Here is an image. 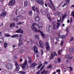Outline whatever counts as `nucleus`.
<instances>
[{
    "label": "nucleus",
    "instance_id": "1",
    "mask_svg": "<svg viewBox=\"0 0 74 74\" xmlns=\"http://www.w3.org/2000/svg\"><path fill=\"white\" fill-rule=\"evenodd\" d=\"M5 67L8 70H11L12 69V65L10 63H8L6 64Z\"/></svg>",
    "mask_w": 74,
    "mask_h": 74
},
{
    "label": "nucleus",
    "instance_id": "2",
    "mask_svg": "<svg viewBox=\"0 0 74 74\" xmlns=\"http://www.w3.org/2000/svg\"><path fill=\"white\" fill-rule=\"evenodd\" d=\"M27 62L26 60L25 61L24 63L22 65H20V66L22 67L23 69L25 70L26 69V66H27Z\"/></svg>",
    "mask_w": 74,
    "mask_h": 74
},
{
    "label": "nucleus",
    "instance_id": "3",
    "mask_svg": "<svg viewBox=\"0 0 74 74\" xmlns=\"http://www.w3.org/2000/svg\"><path fill=\"white\" fill-rule=\"evenodd\" d=\"M43 26V24H42V23L41 22H39L37 25V26L39 30H41L42 29Z\"/></svg>",
    "mask_w": 74,
    "mask_h": 74
},
{
    "label": "nucleus",
    "instance_id": "4",
    "mask_svg": "<svg viewBox=\"0 0 74 74\" xmlns=\"http://www.w3.org/2000/svg\"><path fill=\"white\" fill-rule=\"evenodd\" d=\"M33 49L34 50L35 55L38 54V51L37 49V47L36 46H34L33 47Z\"/></svg>",
    "mask_w": 74,
    "mask_h": 74
},
{
    "label": "nucleus",
    "instance_id": "5",
    "mask_svg": "<svg viewBox=\"0 0 74 74\" xmlns=\"http://www.w3.org/2000/svg\"><path fill=\"white\" fill-rule=\"evenodd\" d=\"M37 2L38 4H40L41 5H42L44 4V3L43 1H42L41 0H35Z\"/></svg>",
    "mask_w": 74,
    "mask_h": 74
},
{
    "label": "nucleus",
    "instance_id": "6",
    "mask_svg": "<svg viewBox=\"0 0 74 74\" xmlns=\"http://www.w3.org/2000/svg\"><path fill=\"white\" fill-rule=\"evenodd\" d=\"M15 65L16 66V69L15 70L16 71H19V69H20V67L19 66V65L18 63V62H15Z\"/></svg>",
    "mask_w": 74,
    "mask_h": 74
},
{
    "label": "nucleus",
    "instance_id": "7",
    "mask_svg": "<svg viewBox=\"0 0 74 74\" xmlns=\"http://www.w3.org/2000/svg\"><path fill=\"white\" fill-rule=\"evenodd\" d=\"M46 47V50L47 51H49L50 50V47L49 46V42H45Z\"/></svg>",
    "mask_w": 74,
    "mask_h": 74
},
{
    "label": "nucleus",
    "instance_id": "8",
    "mask_svg": "<svg viewBox=\"0 0 74 74\" xmlns=\"http://www.w3.org/2000/svg\"><path fill=\"white\" fill-rule=\"evenodd\" d=\"M31 28L32 30L34 31V32H39L38 29L36 28V27H34V26H32Z\"/></svg>",
    "mask_w": 74,
    "mask_h": 74
},
{
    "label": "nucleus",
    "instance_id": "9",
    "mask_svg": "<svg viewBox=\"0 0 74 74\" xmlns=\"http://www.w3.org/2000/svg\"><path fill=\"white\" fill-rule=\"evenodd\" d=\"M15 3V0H12L10 2L9 4L10 5H14Z\"/></svg>",
    "mask_w": 74,
    "mask_h": 74
},
{
    "label": "nucleus",
    "instance_id": "10",
    "mask_svg": "<svg viewBox=\"0 0 74 74\" xmlns=\"http://www.w3.org/2000/svg\"><path fill=\"white\" fill-rule=\"evenodd\" d=\"M38 65V64L37 63H33L30 66V67L31 68H32V69H34V67L36 66H37Z\"/></svg>",
    "mask_w": 74,
    "mask_h": 74
},
{
    "label": "nucleus",
    "instance_id": "11",
    "mask_svg": "<svg viewBox=\"0 0 74 74\" xmlns=\"http://www.w3.org/2000/svg\"><path fill=\"white\" fill-rule=\"evenodd\" d=\"M39 43L40 44L39 47H41V48H44V44L43 42L41 40H39Z\"/></svg>",
    "mask_w": 74,
    "mask_h": 74
},
{
    "label": "nucleus",
    "instance_id": "12",
    "mask_svg": "<svg viewBox=\"0 0 74 74\" xmlns=\"http://www.w3.org/2000/svg\"><path fill=\"white\" fill-rule=\"evenodd\" d=\"M49 1L50 2L51 4L54 11H56V8H55V6H54V5L53 4V3H52V1H51V0H49Z\"/></svg>",
    "mask_w": 74,
    "mask_h": 74
},
{
    "label": "nucleus",
    "instance_id": "13",
    "mask_svg": "<svg viewBox=\"0 0 74 74\" xmlns=\"http://www.w3.org/2000/svg\"><path fill=\"white\" fill-rule=\"evenodd\" d=\"M40 12L43 15H46V14H47V12L45 11L43 9H41Z\"/></svg>",
    "mask_w": 74,
    "mask_h": 74
},
{
    "label": "nucleus",
    "instance_id": "14",
    "mask_svg": "<svg viewBox=\"0 0 74 74\" xmlns=\"http://www.w3.org/2000/svg\"><path fill=\"white\" fill-rule=\"evenodd\" d=\"M38 66L37 67V69H40L41 68V67H42V63L41 62H40L38 63Z\"/></svg>",
    "mask_w": 74,
    "mask_h": 74
},
{
    "label": "nucleus",
    "instance_id": "15",
    "mask_svg": "<svg viewBox=\"0 0 74 74\" xmlns=\"http://www.w3.org/2000/svg\"><path fill=\"white\" fill-rule=\"evenodd\" d=\"M7 14V12L5 11H4L1 14L0 16H3L6 15Z\"/></svg>",
    "mask_w": 74,
    "mask_h": 74
},
{
    "label": "nucleus",
    "instance_id": "16",
    "mask_svg": "<svg viewBox=\"0 0 74 74\" xmlns=\"http://www.w3.org/2000/svg\"><path fill=\"white\" fill-rule=\"evenodd\" d=\"M66 57L67 59H73V56L71 55H66Z\"/></svg>",
    "mask_w": 74,
    "mask_h": 74
},
{
    "label": "nucleus",
    "instance_id": "17",
    "mask_svg": "<svg viewBox=\"0 0 74 74\" xmlns=\"http://www.w3.org/2000/svg\"><path fill=\"white\" fill-rule=\"evenodd\" d=\"M16 33H23V31L22 30V29H20L17 31H16Z\"/></svg>",
    "mask_w": 74,
    "mask_h": 74
},
{
    "label": "nucleus",
    "instance_id": "18",
    "mask_svg": "<svg viewBox=\"0 0 74 74\" xmlns=\"http://www.w3.org/2000/svg\"><path fill=\"white\" fill-rule=\"evenodd\" d=\"M36 16L35 17L36 21H39L40 20V18H39V17L38 16V14H36Z\"/></svg>",
    "mask_w": 74,
    "mask_h": 74
},
{
    "label": "nucleus",
    "instance_id": "19",
    "mask_svg": "<svg viewBox=\"0 0 74 74\" xmlns=\"http://www.w3.org/2000/svg\"><path fill=\"white\" fill-rule=\"evenodd\" d=\"M51 25H48L47 26V31H49V30H51Z\"/></svg>",
    "mask_w": 74,
    "mask_h": 74
},
{
    "label": "nucleus",
    "instance_id": "20",
    "mask_svg": "<svg viewBox=\"0 0 74 74\" xmlns=\"http://www.w3.org/2000/svg\"><path fill=\"white\" fill-rule=\"evenodd\" d=\"M55 57V55L53 53H51V54L50 59H52L53 58Z\"/></svg>",
    "mask_w": 74,
    "mask_h": 74
},
{
    "label": "nucleus",
    "instance_id": "21",
    "mask_svg": "<svg viewBox=\"0 0 74 74\" xmlns=\"http://www.w3.org/2000/svg\"><path fill=\"white\" fill-rule=\"evenodd\" d=\"M56 26L57 28L58 29L59 27L60 26V23L58 22L57 23V25H56Z\"/></svg>",
    "mask_w": 74,
    "mask_h": 74
},
{
    "label": "nucleus",
    "instance_id": "22",
    "mask_svg": "<svg viewBox=\"0 0 74 74\" xmlns=\"http://www.w3.org/2000/svg\"><path fill=\"white\" fill-rule=\"evenodd\" d=\"M69 52L70 53H74V48H71L69 50Z\"/></svg>",
    "mask_w": 74,
    "mask_h": 74
},
{
    "label": "nucleus",
    "instance_id": "23",
    "mask_svg": "<svg viewBox=\"0 0 74 74\" xmlns=\"http://www.w3.org/2000/svg\"><path fill=\"white\" fill-rule=\"evenodd\" d=\"M23 37V36H22V35L20 34L19 35V41H22V38Z\"/></svg>",
    "mask_w": 74,
    "mask_h": 74
},
{
    "label": "nucleus",
    "instance_id": "24",
    "mask_svg": "<svg viewBox=\"0 0 74 74\" xmlns=\"http://www.w3.org/2000/svg\"><path fill=\"white\" fill-rule=\"evenodd\" d=\"M39 32L41 34L42 37L43 38H45V35H44V34L42 33V32L40 31H39Z\"/></svg>",
    "mask_w": 74,
    "mask_h": 74
},
{
    "label": "nucleus",
    "instance_id": "25",
    "mask_svg": "<svg viewBox=\"0 0 74 74\" xmlns=\"http://www.w3.org/2000/svg\"><path fill=\"white\" fill-rule=\"evenodd\" d=\"M36 11L37 12L38 14H40V12L39 10H38V7H36Z\"/></svg>",
    "mask_w": 74,
    "mask_h": 74
},
{
    "label": "nucleus",
    "instance_id": "26",
    "mask_svg": "<svg viewBox=\"0 0 74 74\" xmlns=\"http://www.w3.org/2000/svg\"><path fill=\"white\" fill-rule=\"evenodd\" d=\"M36 11L37 12L38 14H40V12L39 10H38V7H36Z\"/></svg>",
    "mask_w": 74,
    "mask_h": 74
},
{
    "label": "nucleus",
    "instance_id": "27",
    "mask_svg": "<svg viewBox=\"0 0 74 74\" xmlns=\"http://www.w3.org/2000/svg\"><path fill=\"white\" fill-rule=\"evenodd\" d=\"M19 73L20 74H25L26 73V72H25L24 71H19Z\"/></svg>",
    "mask_w": 74,
    "mask_h": 74
},
{
    "label": "nucleus",
    "instance_id": "28",
    "mask_svg": "<svg viewBox=\"0 0 74 74\" xmlns=\"http://www.w3.org/2000/svg\"><path fill=\"white\" fill-rule=\"evenodd\" d=\"M18 37V34L14 35H13L12 36V38Z\"/></svg>",
    "mask_w": 74,
    "mask_h": 74
},
{
    "label": "nucleus",
    "instance_id": "29",
    "mask_svg": "<svg viewBox=\"0 0 74 74\" xmlns=\"http://www.w3.org/2000/svg\"><path fill=\"white\" fill-rule=\"evenodd\" d=\"M15 24L14 23H13L10 24V27H12L14 26H15Z\"/></svg>",
    "mask_w": 74,
    "mask_h": 74
},
{
    "label": "nucleus",
    "instance_id": "30",
    "mask_svg": "<svg viewBox=\"0 0 74 74\" xmlns=\"http://www.w3.org/2000/svg\"><path fill=\"white\" fill-rule=\"evenodd\" d=\"M27 1H25V2H24V5L25 6L27 7Z\"/></svg>",
    "mask_w": 74,
    "mask_h": 74
},
{
    "label": "nucleus",
    "instance_id": "31",
    "mask_svg": "<svg viewBox=\"0 0 74 74\" xmlns=\"http://www.w3.org/2000/svg\"><path fill=\"white\" fill-rule=\"evenodd\" d=\"M32 9L34 11H36V8L34 6H33L32 8Z\"/></svg>",
    "mask_w": 74,
    "mask_h": 74
},
{
    "label": "nucleus",
    "instance_id": "32",
    "mask_svg": "<svg viewBox=\"0 0 74 74\" xmlns=\"http://www.w3.org/2000/svg\"><path fill=\"white\" fill-rule=\"evenodd\" d=\"M61 38L62 39V40H65L66 38V36L65 35H62L61 36Z\"/></svg>",
    "mask_w": 74,
    "mask_h": 74
},
{
    "label": "nucleus",
    "instance_id": "33",
    "mask_svg": "<svg viewBox=\"0 0 74 74\" xmlns=\"http://www.w3.org/2000/svg\"><path fill=\"white\" fill-rule=\"evenodd\" d=\"M19 43L18 44V45L19 46H21L22 44V40H20V41H19Z\"/></svg>",
    "mask_w": 74,
    "mask_h": 74
},
{
    "label": "nucleus",
    "instance_id": "34",
    "mask_svg": "<svg viewBox=\"0 0 74 74\" xmlns=\"http://www.w3.org/2000/svg\"><path fill=\"white\" fill-rule=\"evenodd\" d=\"M35 37L38 40H39V39L40 38V37H39V36L37 35H35Z\"/></svg>",
    "mask_w": 74,
    "mask_h": 74
},
{
    "label": "nucleus",
    "instance_id": "35",
    "mask_svg": "<svg viewBox=\"0 0 74 74\" xmlns=\"http://www.w3.org/2000/svg\"><path fill=\"white\" fill-rule=\"evenodd\" d=\"M28 59L29 63H31L32 62V60H31V58L29 57H28Z\"/></svg>",
    "mask_w": 74,
    "mask_h": 74
},
{
    "label": "nucleus",
    "instance_id": "36",
    "mask_svg": "<svg viewBox=\"0 0 74 74\" xmlns=\"http://www.w3.org/2000/svg\"><path fill=\"white\" fill-rule=\"evenodd\" d=\"M5 37H10L11 36V35L8 34H6L5 35Z\"/></svg>",
    "mask_w": 74,
    "mask_h": 74
},
{
    "label": "nucleus",
    "instance_id": "37",
    "mask_svg": "<svg viewBox=\"0 0 74 74\" xmlns=\"http://www.w3.org/2000/svg\"><path fill=\"white\" fill-rule=\"evenodd\" d=\"M68 4H67V3H65L64 4L62 5V7H64V6H65V5H67Z\"/></svg>",
    "mask_w": 74,
    "mask_h": 74
},
{
    "label": "nucleus",
    "instance_id": "38",
    "mask_svg": "<svg viewBox=\"0 0 74 74\" xmlns=\"http://www.w3.org/2000/svg\"><path fill=\"white\" fill-rule=\"evenodd\" d=\"M4 47L5 48H6V47H7L8 44H7V43L5 42V43H4Z\"/></svg>",
    "mask_w": 74,
    "mask_h": 74
},
{
    "label": "nucleus",
    "instance_id": "39",
    "mask_svg": "<svg viewBox=\"0 0 74 74\" xmlns=\"http://www.w3.org/2000/svg\"><path fill=\"white\" fill-rule=\"evenodd\" d=\"M71 15L72 16H73V18H74V10L72 12L71 14Z\"/></svg>",
    "mask_w": 74,
    "mask_h": 74
},
{
    "label": "nucleus",
    "instance_id": "40",
    "mask_svg": "<svg viewBox=\"0 0 74 74\" xmlns=\"http://www.w3.org/2000/svg\"><path fill=\"white\" fill-rule=\"evenodd\" d=\"M61 52H62L61 50H59L58 52V55H61Z\"/></svg>",
    "mask_w": 74,
    "mask_h": 74
},
{
    "label": "nucleus",
    "instance_id": "41",
    "mask_svg": "<svg viewBox=\"0 0 74 74\" xmlns=\"http://www.w3.org/2000/svg\"><path fill=\"white\" fill-rule=\"evenodd\" d=\"M13 20L14 21H16V22H18V21H19V19L18 18L14 19Z\"/></svg>",
    "mask_w": 74,
    "mask_h": 74
},
{
    "label": "nucleus",
    "instance_id": "42",
    "mask_svg": "<svg viewBox=\"0 0 74 74\" xmlns=\"http://www.w3.org/2000/svg\"><path fill=\"white\" fill-rule=\"evenodd\" d=\"M58 62L60 63L61 62V59L60 58H58Z\"/></svg>",
    "mask_w": 74,
    "mask_h": 74
},
{
    "label": "nucleus",
    "instance_id": "43",
    "mask_svg": "<svg viewBox=\"0 0 74 74\" xmlns=\"http://www.w3.org/2000/svg\"><path fill=\"white\" fill-rule=\"evenodd\" d=\"M4 41L3 38H0V42H2Z\"/></svg>",
    "mask_w": 74,
    "mask_h": 74
},
{
    "label": "nucleus",
    "instance_id": "44",
    "mask_svg": "<svg viewBox=\"0 0 74 74\" xmlns=\"http://www.w3.org/2000/svg\"><path fill=\"white\" fill-rule=\"evenodd\" d=\"M74 41V38L72 37L71 38V40H70V41L72 42L73 41Z\"/></svg>",
    "mask_w": 74,
    "mask_h": 74
},
{
    "label": "nucleus",
    "instance_id": "45",
    "mask_svg": "<svg viewBox=\"0 0 74 74\" xmlns=\"http://www.w3.org/2000/svg\"><path fill=\"white\" fill-rule=\"evenodd\" d=\"M69 69L71 71H73V68L71 67H69Z\"/></svg>",
    "mask_w": 74,
    "mask_h": 74
},
{
    "label": "nucleus",
    "instance_id": "46",
    "mask_svg": "<svg viewBox=\"0 0 74 74\" xmlns=\"http://www.w3.org/2000/svg\"><path fill=\"white\" fill-rule=\"evenodd\" d=\"M37 25V23H32V26H36Z\"/></svg>",
    "mask_w": 74,
    "mask_h": 74
},
{
    "label": "nucleus",
    "instance_id": "47",
    "mask_svg": "<svg viewBox=\"0 0 74 74\" xmlns=\"http://www.w3.org/2000/svg\"><path fill=\"white\" fill-rule=\"evenodd\" d=\"M51 67H52V65H50L48 66L47 68H48L49 69H50V68H51Z\"/></svg>",
    "mask_w": 74,
    "mask_h": 74
},
{
    "label": "nucleus",
    "instance_id": "48",
    "mask_svg": "<svg viewBox=\"0 0 74 74\" xmlns=\"http://www.w3.org/2000/svg\"><path fill=\"white\" fill-rule=\"evenodd\" d=\"M41 55L42 56V55H43V53H44V52H43V51H42V50H41Z\"/></svg>",
    "mask_w": 74,
    "mask_h": 74
},
{
    "label": "nucleus",
    "instance_id": "49",
    "mask_svg": "<svg viewBox=\"0 0 74 74\" xmlns=\"http://www.w3.org/2000/svg\"><path fill=\"white\" fill-rule=\"evenodd\" d=\"M58 37L59 38H62V36L60 35V33H59L58 34Z\"/></svg>",
    "mask_w": 74,
    "mask_h": 74
},
{
    "label": "nucleus",
    "instance_id": "50",
    "mask_svg": "<svg viewBox=\"0 0 74 74\" xmlns=\"http://www.w3.org/2000/svg\"><path fill=\"white\" fill-rule=\"evenodd\" d=\"M66 30L67 33H69V28L68 27H67L66 29Z\"/></svg>",
    "mask_w": 74,
    "mask_h": 74
},
{
    "label": "nucleus",
    "instance_id": "51",
    "mask_svg": "<svg viewBox=\"0 0 74 74\" xmlns=\"http://www.w3.org/2000/svg\"><path fill=\"white\" fill-rule=\"evenodd\" d=\"M63 40L61 41V45L62 46L63 45Z\"/></svg>",
    "mask_w": 74,
    "mask_h": 74
},
{
    "label": "nucleus",
    "instance_id": "52",
    "mask_svg": "<svg viewBox=\"0 0 74 74\" xmlns=\"http://www.w3.org/2000/svg\"><path fill=\"white\" fill-rule=\"evenodd\" d=\"M21 24H23V23H21V22H20L18 23V25H21Z\"/></svg>",
    "mask_w": 74,
    "mask_h": 74
},
{
    "label": "nucleus",
    "instance_id": "53",
    "mask_svg": "<svg viewBox=\"0 0 74 74\" xmlns=\"http://www.w3.org/2000/svg\"><path fill=\"white\" fill-rule=\"evenodd\" d=\"M45 72V69L44 71H43L42 72H41V74H44V73Z\"/></svg>",
    "mask_w": 74,
    "mask_h": 74
},
{
    "label": "nucleus",
    "instance_id": "54",
    "mask_svg": "<svg viewBox=\"0 0 74 74\" xmlns=\"http://www.w3.org/2000/svg\"><path fill=\"white\" fill-rule=\"evenodd\" d=\"M44 66H43L40 69V71H41V70H42V69H44Z\"/></svg>",
    "mask_w": 74,
    "mask_h": 74
},
{
    "label": "nucleus",
    "instance_id": "55",
    "mask_svg": "<svg viewBox=\"0 0 74 74\" xmlns=\"http://www.w3.org/2000/svg\"><path fill=\"white\" fill-rule=\"evenodd\" d=\"M66 2H67V3H69V1H70V0H65Z\"/></svg>",
    "mask_w": 74,
    "mask_h": 74
},
{
    "label": "nucleus",
    "instance_id": "56",
    "mask_svg": "<svg viewBox=\"0 0 74 74\" xmlns=\"http://www.w3.org/2000/svg\"><path fill=\"white\" fill-rule=\"evenodd\" d=\"M60 19L59 20H57V21H58V22H60V21H61V17H60Z\"/></svg>",
    "mask_w": 74,
    "mask_h": 74
},
{
    "label": "nucleus",
    "instance_id": "57",
    "mask_svg": "<svg viewBox=\"0 0 74 74\" xmlns=\"http://www.w3.org/2000/svg\"><path fill=\"white\" fill-rule=\"evenodd\" d=\"M29 14L30 15H32V10L29 11Z\"/></svg>",
    "mask_w": 74,
    "mask_h": 74
},
{
    "label": "nucleus",
    "instance_id": "58",
    "mask_svg": "<svg viewBox=\"0 0 74 74\" xmlns=\"http://www.w3.org/2000/svg\"><path fill=\"white\" fill-rule=\"evenodd\" d=\"M53 26L54 27V28H55V26H56V25H55L54 24V22H53Z\"/></svg>",
    "mask_w": 74,
    "mask_h": 74
},
{
    "label": "nucleus",
    "instance_id": "59",
    "mask_svg": "<svg viewBox=\"0 0 74 74\" xmlns=\"http://www.w3.org/2000/svg\"><path fill=\"white\" fill-rule=\"evenodd\" d=\"M47 16L48 18L50 17V16L49 15V14H48L47 15Z\"/></svg>",
    "mask_w": 74,
    "mask_h": 74
},
{
    "label": "nucleus",
    "instance_id": "60",
    "mask_svg": "<svg viewBox=\"0 0 74 74\" xmlns=\"http://www.w3.org/2000/svg\"><path fill=\"white\" fill-rule=\"evenodd\" d=\"M67 22L68 23H70V20H69V19L67 20Z\"/></svg>",
    "mask_w": 74,
    "mask_h": 74
},
{
    "label": "nucleus",
    "instance_id": "61",
    "mask_svg": "<svg viewBox=\"0 0 74 74\" xmlns=\"http://www.w3.org/2000/svg\"><path fill=\"white\" fill-rule=\"evenodd\" d=\"M44 64H48V62H45L44 63Z\"/></svg>",
    "mask_w": 74,
    "mask_h": 74
},
{
    "label": "nucleus",
    "instance_id": "62",
    "mask_svg": "<svg viewBox=\"0 0 74 74\" xmlns=\"http://www.w3.org/2000/svg\"><path fill=\"white\" fill-rule=\"evenodd\" d=\"M56 40H57V41H59V38H56Z\"/></svg>",
    "mask_w": 74,
    "mask_h": 74
},
{
    "label": "nucleus",
    "instance_id": "63",
    "mask_svg": "<svg viewBox=\"0 0 74 74\" xmlns=\"http://www.w3.org/2000/svg\"><path fill=\"white\" fill-rule=\"evenodd\" d=\"M2 35H3V33L0 32V36H2Z\"/></svg>",
    "mask_w": 74,
    "mask_h": 74
},
{
    "label": "nucleus",
    "instance_id": "64",
    "mask_svg": "<svg viewBox=\"0 0 74 74\" xmlns=\"http://www.w3.org/2000/svg\"><path fill=\"white\" fill-rule=\"evenodd\" d=\"M48 8H46V11H47V12H48Z\"/></svg>",
    "mask_w": 74,
    "mask_h": 74
}]
</instances>
